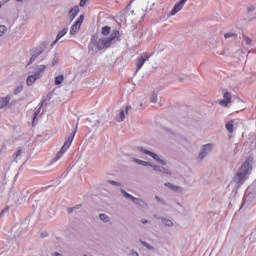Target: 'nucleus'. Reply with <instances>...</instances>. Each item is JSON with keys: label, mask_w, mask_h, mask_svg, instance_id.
Returning a JSON list of instances; mask_svg holds the SVG:
<instances>
[{"label": "nucleus", "mask_w": 256, "mask_h": 256, "mask_svg": "<svg viewBox=\"0 0 256 256\" xmlns=\"http://www.w3.org/2000/svg\"><path fill=\"white\" fill-rule=\"evenodd\" d=\"M117 37H119V31L117 30L112 31L108 38L94 35L89 45V51L96 53V51H101V49H107V47H111L113 40L117 39Z\"/></svg>", "instance_id": "nucleus-1"}, {"label": "nucleus", "mask_w": 256, "mask_h": 256, "mask_svg": "<svg viewBox=\"0 0 256 256\" xmlns=\"http://www.w3.org/2000/svg\"><path fill=\"white\" fill-rule=\"evenodd\" d=\"M250 172H251V161L246 160L242 164L238 172L233 176L229 184L230 189H234V190L239 189V187L243 185L245 181H247V175H249Z\"/></svg>", "instance_id": "nucleus-2"}, {"label": "nucleus", "mask_w": 256, "mask_h": 256, "mask_svg": "<svg viewBox=\"0 0 256 256\" xmlns=\"http://www.w3.org/2000/svg\"><path fill=\"white\" fill-rule=\"evenodd\" d=\"M47 69L46 65H39L35 71L29 72L26 78L27 87H33L34 83H37L41 77H43V73H45Z\"/></svg>", "instance_id": "nucleus-3"}, {"label": "nucleus", "mask_w": 256, "mask_h": 256, "mask_svg": "<svg viewBox=\"0 0 256 256\" xmlns=\"http://www.w3.org/2000/svg\"><path fill=\"white\" fill-rule=\"evenodd\" d=\"M73 139H75V132L71 133L66 139L61 147L60 151L56 154L54 161H59L69 151V147H71V143H73Z\"/></svg>", "instance_id": "nucleus-4"}, {"label": "nucleus", "mask_w": 256, "mask_h": 256, "mask_svg": "<svg viewBox=\"0 0 256 256\" xmlns=\"http://www.w3.org/2000/svg\"><path fill=\"white\" fill-rule=\"evenodd\" d=\"M214 150H215V143L203 144L200 147V151L198 154L199 161H203V159H207V156L211 155V153H213Z\"/></svg>", "instance_id": "nucleus-5"}, {"label": "nucleus", "mask_w": 256, "mask_h": 256, "mask_svg": "<svg viewBox=\"0 0 256 256\" xmlns=\"http://www.w3.org/2000/svg\"><path fill=\"white\" fill-rule=\"evenodd\" d=\"M136 150L141 151L142 153H145V155H148V157H151L152 159H154V161H157V163H160V165H167V161H165V159L161 158V156H159L155 152L149 151L145 147L138 146Z\"/></svg>", "instance_id": "nucleus-6"}, {"label": "nucleus", "mask_w": 256, "mask_h": 256, "mask_svg": "<svg viewBox=\"0 0 256 256\" xmlns=\"http://www.w3.org/2000/svg\"><path fill=\"white\" fill-rule=\"evenodd\" d=\"M83 19H85V16L80 15L77 21L71 26L70 35H75L79 33V29H81V24L83 23Z\"/></svg>", "instance_id": "nucleus-7"}, {"label": "nucleus", "mask_w": 256, "mask_h": 256, "mask_svg": "<svg viewBox=\"0 0 256 256\" xmlns=\"http://www.w3.org/2000/svg\"><path fill=\"white\" fill-rule=\"evenodd\" d=\"M129 111H131V106H126L125 108H122L119 114L116 116V121H118V123L125 121V117L129 115Z\"/></svg>", "instance_id": "nucleus-8"}, {"label": "nucleus", "mask_w": 256, "mask_h": 256, "mask_svg": "<svg viewBox=\"0 0 256 256\" xmlns=\"http://www.w3.org/2000/svg\"><path fill=\"white\" fill-rule=\"evenodd\" d=\"M187 3V0H181L180 2L176 3L173 10L171 11L170 15L173 17V15H177L179 11L185 7V4Z\"/></svg>", "instance_id": "nucleus-9"}, {"label": "nucleus", "mask_w": 256, "mask_h": 256, "mask_svg": "<svg viewBox=\"0 0 256 256\" xmlns=\"http://www.w3.org/2000/svg\"><path fill=\"white\" fill-rule=\"evenodd\" d=\"M229 103H231V94H229V92H225L223 94V99L219 101V105L227 107Z\"/></svg>", "instance_id": "nucleus-10"}, {"label": "nucleus", "mask_w": 256, "mask_h": 256, "mask_svg": "<svg viewBox=\"0 0 256 256\" xmlns=\"http://www.w3.org/2000/svg\"><path fill=\"white\" fill-rule=\"evenodd\" d=\"M68 32H69L68 28H64L61 31H59L56 36V40L51 44V47H55V45H57V42L63 39V37H65L66 33Z\"/></svg>", "instance_id": "nucleus-11"}, {"label": "nucleus", "mask_w": 256, "mask_h": 256, "mask_svg": "<svg viewBox=\"0 0 256 256\" xmlns=\"http://www.w3.org/2000/svg\"><path fill=\"white\" fill-rule=\"evenodd\" d=\"M149 61V56H147L146 54L140 56L136 62V69L137 71H139V69H141V67H143V65H145V62Z\"/></svg>", "instance_id": "nucleus-12"}, {"label": "nucleus", "mask_w": 256, "mask_h": 256, "mask_svg": "<svg viewBox=\"0 0 256 256\" xmlns=\"http://www.w3.org/2000/svg\"><path fill=\"white\" fill-rule=\"evenodd\" d=\"M225 128L230 135H233V133H235V129H237V126L235 125V121L226 122Z\"/></svg>", "instance_id": "nucleus-13"}, {"label": "nucleus", "mask_w": 256, "mask_h": 256, "mask_svg": "<svg viewBox=\"0 0 256 256\" xmlns=\"http://www.w3.org/2000/svg\"><path fill=\"white\" fill-rule=\"evenodd\" d=\"M64 81H65V76L63 74L56 75L54 78V85H56V87H63Z\"/></svg>", "instance_id": "nucleus-14"}, {"label": "nucleus", "mask_w": 256, "mask_h": 256, "mask_svg": "<svg viewBox=\"0 0 256 256\" xmlns=\"http://www.w3.org/2000/svg\"><path fill=\"white\" fill-rule=\"evenodd\" d=\"M78 14H79V6H74L68 13V19H70V21H73V19H75Z\"/></svg>", "instance_id": "nucleus-15"}, {"label": "nucleus", "mask_w": 256, "mask_h": 256, "mask_svg": "<svg viewBox=\"0 0 256 256\" xmlns=\"http://www.w3.org/2000/svg\"><path fill=\"white\" fill-rule=\"evenodd\" d=\"M49 65L50 67H56V65H59V54H53L52 58L50 59Z\"/></svg>", "instance_id": "nucleus-16"}, {"label": "nucleus", "mask_w": 256, "mask_h": 256, "mask_svg": "<svg viewBox=\"0 0 256 256\" xmlns=\"http://www.w3.org/2000/svg\"><path fill=\"white\" fill-rule=\"evenodd\" d=\"M132 161L134 163H137V165H141L142 167H149V165H151V162H147L145 160H141L137 158H132Z\"/></svg>", "instance_id": "nucleus-17"}, {"label": "nucleus", "mask_w": 256, "mask_h": 256, "mask_svg": "<svg viewBox=\"0 0 256 256\" xmlns=\"http://www.w3.org/2000/svg\"><path fill=\"white\" fill-rule=\"evenodd\" d=\"M133 202L135 205H139V207H142L143 209L147 208V202H145L143 199L134 197Z\"/></svg>", "instance_id": "nucleus-18"}, {"label": "nucleus", "mask_w": 256, "mask_h": 256, "mask_svg": "<svg viewBox=\"0 0 256 256\" xmlns=\"http://www.w3.org/2000/svg\"><path fill=\"white\" fill-rule=\"evenodd\" d=\"M41 53H43V48H37L30 58V63H33L39 57V55H41Z\"/></svg>", "instance_id": "nucleus-19"}, {"label": "nucleus", "mask_w": 256, "mask_h": 256, "mask_svg": "<svg viewBox=\"0 0 256 256\" xmlns=\"http://www.w3.org/2000/svg\"><path fill=\"white\" fill-rule=\"evenodd\" d=\"M9 101H11V96L0 98V107H7L9 105Z\"/></svg>", "instance_id": "nucleus-20"}, {"label": "nucleus", "mask_w": 256, "mask_h": 256, "mask_svg": "<svg viewBox=\"0 0 256 256\" xmlns=\"http://www.w3.org/2000/svg\"><path fill=\"white\" fill-rule=\"evenodd\" d=\"M162 224L165 225V227H175V222L169 218H162Z\"/></svg>", "instance_id": "nucleus-21"}, {"label": "nucleus", "mask_w": 256, "mask_h": 256, "mask_svg": "<svg viewBox=\"0 0 256 256\" xmlns=\"http://www.w3.org/2000/svg\"><path fill=\"white\" fill-rule=\"evenodd\" d=\"M242 39L245 45H247L248 47H253V39H251L249 36L244 34L242 36Z\"/></svg>", "instance_id": "nucleus-22"}, {"label": "nucleus", "mask_w": 256, "mask_h": 256, "mask_svg": "<svg viewBox=\"0 0 256 256\" xmlns=\"http://www.w3.org/2000/svg\"><path fill=\"white\" fill-rule=\"evenodd\" d=\"M99 219L102 223H109L111 225V217L107 214H99Z\"/></svg>", "instance_id": "nucleus-23"}, {"label": "nucleus", "mask_w": 256, "mask_h": 256, "mask_svg": "<svg viewBox=\"0 0 256 256\" xmlns=\"http://www.w3.org/2000/svg\"><path fill=\"white\" fill-rule=\"evenodd\" d=\"M109 33H111V27L104 26L101 30V34L103 35V37H107V35H109Z\"/></svg>", "instance_id": "nucleus-24"}, {"label": "nucleus", "mask_w": 256, "mask_h": 256, "mask_svg": "<svg viewBox=\"0 0 256 256\" xmlns=\"http://www.w3.org/2000/svg\"><path fill=\"white\" fill-rule=\"evenodd\" d=\"M165 186L168 187L169 189H172V191H183L181 187L175 186L171 183H166Z\"/></svg>", "instance_id": "nucleus-25"}, {"label": "nucleus", "mask_w": 256, "mask_h": 256, "mask_svg": "<svg viewBox=\"0 0 256 256\" xmlns=\"http://www.w3.org/2000/svg\"><path fill=\"white\" fill-rule=\"evenodd\" d=\"M121 193L123 195V197H125L126 199H131V201H133L135 199V196L129 194L127 191L125 190H121Z\"/></svg>", "instance_id": "nucleus-26"}, {"label": "nucleus", "mask_w": 256, "mask_h": 256, "mask_svg": "<svg viewBox=\"0 0 256 256\" xmlns=\"http://www.w3.org/2000/svg\"><path fill=\"white\" fill-rule=\"evenodd\" d=\"M158 101V94L157 92H153L150 96V103H157Z\"/></svg>", "instance_id": "nucleus-27"}, {"label": "nucleus", "mask_w": 256, "mask_h": 256, "mask_svg": "<svg viewBox=\"0 0 256 256\" xmlns=\"http://www.w3.org/2000/svg\"><path fill=\"white\" fill-rule=\"evenodd\" d=\"M141 244L143 245V247H146V249H148V251H155V247H153V245L142 241Z\"/></svg>", "instance_id": "nucleus-28"}, {"label": "nucleus", "mask_w": 256, "mask_h": 256, "mask_svg": "<svg viewBox=\"0 0 256 256\" xmlns=\"http://www.w3.org/2000/svg\"><path fill=\"white\" fill-rule=\"evenodd\" d=\"M159 173H163L164 175H171V170H169V168L166 167H160Z\"/></svg>", "instance_id": "nucleus-29"}, {"label": "nucleus", "mask_w": 256, "mask_h": 256, "mask_svg": "<svg viewBox=\"0 0 256 256\" xmlns=\"http://www.w3.org/2000/svg\"><path fill=\"white\" fill-rule=\"evenodd\" d=\"M7 33V26L5 25H0V38L3 37Z\"/></svg>", "instance_id": "nucleus-30"}, {"label": "nucleus", "mask_w": 256, "mask_h": 256, "mask_svg": "<svg viewBox=\"0 0 256 256\" xmlns=\"http://www.w3.org/2000/svg\"><path fill=\"white\" fill-rule=\"evenodd\" d=\"M21 91H23V85H18V86L14 89V95H19V93H21Z\"/></svg>", "instance_id": "nucleus-31"}, {"label": "nucleus", "mask_w": 256, "mask_h": 256, "mask_svg": "<svg viewBox=\"0 0 256 256\" xmlns=\"http://www.w3.org/2000/svg\"><path fill=\"white\" fill-rule=\"evenodd\" d=\"M225 39H229V37H237V34L228 32L224 35Z\"/></svg>", "instance_id": "nucleus-32"}, {"label": "nucleus", "mask_w": 256, "mask_h": 256, "mask_svg": "<svg viewBox=\"0 0 256 256\" xmlns=\"http://www.w3.org/2000/svg\"><path fill=\"white\" fill-rule=\"evenodd\" d=\"M23 155V149H18V151L15 153L16 159H19Z\"/></svg>", "instance_id": "nucleus-33"}, {"label": "nucleus", "mask_w": 256, "mask_h": 256, "mask_svg": "<svg viewBox=\"0 0 256 256\" xmlns=\"http://www.w3.org/2000/svg\"><path fill=\"white\" fill-rule=\"evenodd\" d=\"M108 183H110V185H115L116 187H120L121 183L117 182V181H113V180H109Z\"/></svg>", "instance_id": "nucleus-34"}, {"label": "nucleus", "mask_w": 256, "mask_h": 256, "mask_svg": "<svg viewBox=\"0 0 256 256\" xmlns=\"http://www.w3.org/2000/svg\"><path fill=\"white\" fill-rule=\"evenodd\" d=\"M149 167H152V169H153L154 171H159V169H161L160 166L153 165L152 163H151V165H149Z\"/></svg>", "instance_id": "nucleus-35"}, {"label": "nucleus", "mask_w": 256, "mask_h": 256, "mask_svg": "<svg viewBox=\"0 0 256 256\" xmlns=\"http://www.w3.org/2000/svg\"><path fill=\"white\" fill-rule=\"evenodd\" d=\"M5 213H9V208L8 207L1 211L0 217L5 215Z\"/></svg>", "instance_id": "nucleus-36"}, {"label": "nucleus", "mask_w": 256, "mask_h": 256, "mask_svg": "<svg viewBox=\"0 0 256 256\" xmlns=\"http://www.w3.org/2000/svg\"><path fill=\"white\" fill-rule=\"evenodd\" d=\"M41 111V106H39L36 111L34 112V118L37 117V115H39V112Z\"/></svg>", "instance_id": "nucleus-37"}, {"label": "nucleus", "mask_w": 256, "mask_h": 256, "mask_svg": "<svg viewBox=\"0 0 256 256\" xmlns=\"http://www.w3.org/2000/svg\"><path fill=\"white\" fill-rule=\"evenodd\" d=\"M88 0H81L80 1V7H85V5L87 4Z\"/></svg>", "instance_id": "nucleus-38"}, {"label": "nucleus", "mask_w": 256, "mask_h": 256, "mask_svg": "<svg viewBox=\"0 0 256 256\" xmlns=\"http://www.w3.org/2000/svg\"><path fill=\"white\" fill-rule=\"evenodd\" d=\"M131 256H139V253H137V251H132Z\"/></svg>", "instance_id": "nucleus-39"}, {"label": "nucleus", "mask_w": 256, "mask_h": 256, "mask_svg": "<svg viewBox=\"0 0 256 256\" xmlns=\"http://www.w3.org/2000/svg\"><path fill=\"white\" fill-rule=\"evenodd\" d=\"M255 10V6H250L249 8H248V11H254Z\"/></svg>", "instance_id": "nucleus-40"}, {"label": "nucleus", "mask_w": 256, "mask_h": 256, "mask_svg": "<svg viewBox=\"0 0 256 256\" xmlns=\"http://www.w3.org/2000/svg\"><path fill=\"white\" fill-rule=\"evenodd\" d=\"M54 256H63L61 253H59V252H55L54 254H53Z\"/></svg>", "instance_id": "nucleus-41"}, {"label": "nucleus", "mask_w": 256, "mask_h": 256, "mask_svg": "<svg viewBox=\"0 0 256 256\" xmlns=\"http://www.w3.org/2000/svg\"><path fill=\"white\" fill-rule=\"evenodd\" d=\"M143 224L149 223L147 220H142L141 221Z\"/></svg>", "instance_id": "nucleus-42"}, {"label": "nucleus", "mask_w": 256, "mask_h": 256, "mask_svg": "<svg viewBox=\"0 0 256 256\" xmlns=\"http://www.w3.org/2000/svg\"><path fill=\"white\" fill-rule=\"evenodd\" d=\"M3 153V148L0 146V155Z\"/></svg>", "instance_id": "nucleus-43"}, {"label": "nucleus", "mask_w": 256, "mask_h": 256, "mask_svg": "<svg viewBox=\"0 0 256 256\" xmlns=\"http://www.w3.org/2000/svg\"><path fill=\"white\" fill-rule=\"evenodd\" d=\"M16 1H23V0H16Z\"/></svg>", "instance_id": "nucleus-44"}, {"label": "nucleus", "mask_w": 256, "mask_h": 256, "mask_svg": "<svg viewBox=\"0 0 256 256\" xmlns=\"http://www.w3.org/2000/svg\"><path fill=\"white\" fill-rule=\"evenodd\" d=\"M2 5L0 4V9H1Z\"/></svg>", "instance_id": "nucleus-45"}]
</instances>
